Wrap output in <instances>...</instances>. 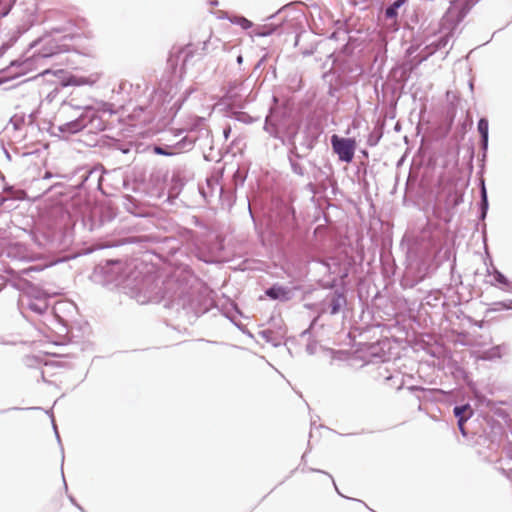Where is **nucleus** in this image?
Segmentation results:
<instances>
[{
    "label": "nucleus",
    "mask_w": 512,
    "mask_h": 512,
    "mask_svg": "<svg viewBox=\"0 0 512 512\" xmlns=\"http://www.w3.org/2000/svg\"><path fill=\"white\" fill-rule=\"evenodd\" d=\"M266 295L272 299L286 298L287 292L282 287H271L266 291Z\"/></svg>",
    "instance_id": "nucleus-4"
},
{
    "label": "nucleus",
    "mask_w": 512,
    "mask_h": 512,
    "mask_svg": "<svg viewBox=\"0 0 512 512\" xmlns=\"http://www.w3.org/2000/svg\"><path fill=\"white\" fill-rule=\"evenodd\" d=\"M230 133H231V127H230V126H228V127H226V128L224 129V132H223L224 137H225V139H226V140L229 138Z\"/></svg>",
    "instance_id": "nucleus-11"
},
{
    "label": "nucleus",
    "mask_w": 512,
    "mask_h": 512,
    "mask_svg": "<svg viewBox=\"0 0 512 512\" xmlns=\"http://www.w3.org/2000/svg\"><path fill=\"white\" fill-rule=\"evenodd\" d=\"M234 22L245 30L252 27V22L244 17H237Z\"/></svg>",
    "instance_id": "nucleus-7"
},
{
    "label": "nucleus",
    "mask_w": 512,
    "mask_h": 512,
    "mask_svg": "<svg viewBox=\"0 0 512 512\" xmlns=\"http://www.w3.org/2000/svg\"><path fill=\"white\" fill-rule=\"evenodd\" d=\"M407 0H396L391 6H389L386 11L385 15L387 18L396 19L397 18V9L400 8L402 5L406 3Z\"/></svg>",
    "instance_id": "nucleus-3"
},
{
    "label": "nucleus",
    "mask_w": 512,
    "mask_h": 512,
    "mask_svg": "<svg viewBox=\"0 0 512 512\" xmlns=\"http://www.w3.org/2000/svg\"><path fill=\"white\" fill-rule=\"evenodd\" d=\"M471 415H472V412H469L468 416H466V417H467V418H468V417H471Z\"/></svg>",
    "instance_id": "nucleus-15"
},
{
    "label": "nucleus",
    "mask_w": 512,
    "mask_h": 512,
    "mask_svg": "<svg viewBox=\"0 0 512 512\" xmlns=\"http://www.w3.org/2000/svg\"><path fill=\"white\" fill-rule=\"evenodd\" d=\"M471 415H472V412H469L468 416H466V417H467V418H468V417H471Z\"/></svg>",
    "instance_id": "nucleus-14"
},
{
    "label": "nucleus",
    "mask_w": 512,
    "mask_h": 512,
    "mask_svg": "<svg viewBox=\"0 0 512 512\" xmlns=\"http://www.w3.org/2000/svg\"><path fill=\"white\" fill-rule=\"evenodd\" d=\"M67 51L68 48L66 46L58 45L55 41L50 40L41 48L37 56L47 58Z\"/></svg>",
    "instance_id": "nucleus-2"
},
{
    "label": "nucleus",
    "mask_w": 512,
    "mask_h": 512,
    "mask_svg": "<svg viewBox=\"0 0 512 512\" xmlns=\"http://www.w3.org/2000/svg\"><path fill=\"white\" fill-rule=\"evenodd\" d=\"M333 151L343 162L350 163L353 160L355 149L357 147L356 140L353 138H341L334 134L331 137Z\"/></svg>",
    "instance_id": "nucleus-1"
},
{
    "label": "nucleus",
    "mask_w": 512,
    "mask_h": 512,
    "mask_svg": "<svg viewBox=\"0 0 512 512\" xmlns=\"http://www.w3.org/2000/svg\"><path fill=\"white\" fill-rule=\"evenodd\" d=\"M497 280H498L499 282H502V283H505V282H506V280H505L504 276H502V275H500V274H499V276H498Z\"/></svg>",
    "instance_id": "nucleus-12"
},
{
    "label": "nucleus",
    "mask_w": 512,
    "mask_h": 512,
    "mask_svg": "<svg viewBox=\"0 0 512 512\" xmlns=\"http://www.w3.org/2000/svg\"><path fill=\"white\" fill-rule=\"evenodd\" d=\"M488 121L484 118L480 119L478 122V131L482 137L483 143L486 146L488 142Z\"/></svg>",
    "instance_id": "nucleus-5"
},
{
    "label": "nucleus",
    "mask_w": 512,
    "mask_h": 512,
    "mask_svg": "<svg viewBox=\"0 0 512 512\" xmlns=\"http://www.w3.org/2000/svg\"><path fill=\"white\" fill-rule=\"evenodd\" d=\"M468 410H470L469 405L456 406L454 408V414L458 419H460V417H465L464 413Z\"/></svg>",
    "instance_id": "nucleus-8"
},
{
    "label": "nucleus",
    "mask_w": 512,
    "mask_h": 512,
    "mask_svg": "<svg viewBox=\"0 0 512 512\" xmlns=\"http://www.w3.org/2000/svg\"><path fill=\"white\" fill-rule=\"evenodd\" d=\"M12 2H14V0H9L8 4L11 5Z\"/></svg>",
    "instance_id": "nucleus-13"
},
{
    "label": "nucleus",
    "mask_w": 512,
    "mask_h": 512,
    "mask_svg": "<svg viewBox=\"0 0 512 512\" xmlns=\"http://www.w3.org/2000/svg\"><path fill=\"white\" fill-rule=\"evenodd\" d=\"M343 300H344L343 297L340 295L333 296V298L331 299V302H330L331 314H336L339 312Z\"/></svg>",
    "instance_id": "nucleus-6"
},
{
    "label": "nucleus",
    "mask_w": 512,
    "mask_h": 512,
    "mask_svg": "<svg viewBox=\"0 0 512 512\" xmlns=\"http://www.w3.org/2000/svg\"><path fill=\"white\" fill-rule=\"evenodd\" d=\"M154 152L158 155H165V156H170V155H173L172 152H169V151H166L164 148L160 147V146H155L154 147Z\"/></svg>",
    "instance_id": "nucleus-9"
},
{
    "label": "nucleus",
    "mask_w": 512,
    "mask_h": 512,
    "mask_svg": "<svg viewBox=\"0 0 512 512\" xmlns=\"http://www.w3.org/2000/svg\"><path fill=\"white\" fill-rule=\"evenodd\" d=\"M466 420H467V417H460V419H458V426L463 435H465L464 423Z\"/></svg>",
    "instance_id": "nucleus-10"
}]
</instances>
